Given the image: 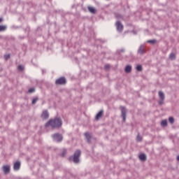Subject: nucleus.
<instances>
[{"label": "nucleus", "mask_w": 179, "mask_h": 179, "mask_svg": "<svg viewBox=\"0 0 179 179\" xmlns=\"http://www.w3.org/2000/svg\"><path fill=\"white\" fill-rule=\"evenodd\" d=\"M45 128L51 127V128H61L62 127V120L60 117H55L50 120L45 125Z\"/></svg>", "instance_id": "1"}, {"label": "nucleus", "mask_w": 179, "mask_h": 179, "mask_svg": "<svg viewBox=\"0 0 179 179\" xmlns=\"http://www.w3.org/2000/svg\"><path fill=\"white\" fill-rule=\"evenodd\" d=\"M81 152L77 150L73 155V157H70L69 160H73L74 163H79V157H80Z\"/></svg>", "instance_id": "2"}, {"label": "nucleus", "mask_w": 179, "mask_h": 179, "mask_svg": "<svg viewBox=\"0 0 179 179\" xmlns=\"http://www.w3.org/2000/svg\"><path fill=\"white\" fill-rule=\"evenodd\" d=\"M52 138H53V141H55V142H62V140L64 139L62 135L58 133L52 135Z\"/></svg>", "instance_id": "3"}, {"label": "nucleus", "mask_w": 179, "mask_h": 179, "mask_svg": "<svg viewBox=\"0 0 179 179\" xmlns=\"http://www.w3.org/2000/svg\"><path fill=\"white\" fill-rule=\"evenodd\" d=\"M117 31L121 33L124 30V25L121 23V21H117L115 23Z\"/></svg>", "instance_id": "4"}, {"label": "nucleus", "mask_w": 179, "mask_h": 179, "mask_svg": "<svg viewBox=\"0 0 179 179\" xmlns=\"http://www.w3.org/2000/svg\"><path fill=\"white\" fill-rule=\"evenodd\" d=\"M56 85H65L66 83V79L64 77H62L56 80Z\"/></svg>", "instance_id": "5"}, {"label": "nucleus", "mask_w": 179, "mask_h": 179, "mask_svg": "<svg viewBox=\"0 0 179 179\" xmlns=\"http://www.w3.org/2000/svg\"><path fill=\"white\" fill-rule=\"evenodd\" d=\"M121 113H122V117L123 118V121H126L127 120V108L124 106H121Z\"/></svg>", "instance_id": "6"}, {"label": "nucleus", "mask_w": 179, "mask_h": 179, "mask_svg": "<svg viewBox=\"0 0 179 179\" xmlns=\"http://www.w3.org/2000/svg\"><path fill=\"white\" fill-rule=\"evenodd\" d=\"M3 171L4 174H9L10 173V166L9 165L3 166Z\"/></svg>", "instance_id": "7"}, {"label": "nucleus", "mask_w": 179, "mask_h": 179, "mask_svg": "<svg viewBox=\"0 0 179 179\" xmlns=\"http://www.w3.org/2000/svg\"><path fill=\"white\" fill-rule=\"evenodd\" d=\"M138 53L140 55H143L145 54V45H141L138 50Z\"/></svg>", "instance_id": "8"}, {"label": "nucleus", "mask_w": 179, "mask_h": 179, "mask_svg": "<svg viewBox=\"0 0 179 179\" xmlns=\"http://www.w3.org/2000/svg\"><path fill=\"white\" fill-rule=\"evenodd\" d=\"M159 99H160V101L159 102V104H163V101L165 99V96H164V93L162 91H159Z\"/></svg>", "instance_id": "9"}, {"label": "nucleus", "mask_w": 179, "mask_h": 179, "mask_svg": "<svg viewBox=\"0 0 179 179\" xmlns=\"http://www.w3.org/2000/svg\"><path fill=\"white\" fill-rule=\"evenodd\" d=\"M50 117V114L48 113V110H43L42 115H41V117L43 120H48V117Z\"/></svg>", "instance_id": "10"}, {"label": "nucleus", "mask_w": 179, "mask_h": 179, "mask_svg": "<svg viewBox=\"0 0 179 179\" xmlns=\"http://www.w3.org/2000/svg\"><path fill=\"white\" fill-rule=\"evenodd\" d=\"M13 169L15 171L20 170V162L17 161L15 163H14Z\"/></svg>", "instance_id": "11"}, {"label": "nucleus", "mask_w": 179, "mask_h": 179, "mask_svg": "<svg viewBox=\"0 0 179 179\" xmlns=\"http://www.w3.org/2000/svg\"><path fill=\"white\" fill-rule=\"evenodd\" d=\"M103 114H104V111L100 110L96 115V120H100V118L103 117Z\"/></svg>", "instance_id": "12"}, {"label": "nucleus", "mask_w": 179, "mask_h": 179, "mask_svg": "<svg viewBox=\"0 0 179 179\" xmlns=\"http://www.w3.org/2000/svg\"><path fill=\"white\" fill-rule=\"evenodd\" d=\"M85 136L87 140L88 143H90V139H92V136L90 135V134L89 132H86L85 134Z\"/></svg>", "instance_id": "13"}, {"label": "nucleus", "mask_w": 179, "mask_h": 179, "mask_svg": "<svg viewBox=\"0 0 179 179\" xmlns=\"http://www.w3.org/2000/svg\"><path fill=\"white\" fill-rule=\"evenodd\" d=\"M124 71L126 72V73H129L131 72V71H132V66L128 65L126 66Z\"/></svg>", "instance_id": "14"}, {"label": "nucleus", "mask_w": 179, "mask_h": 179, "mask_svg": "<svg viewBox=\"0 0 179 179\" xmlns=\"http://www.w3.org/2000/svg\"><path fill=\"white\" fill-rule=\"evenodd\" d=\"M138 157L140 160H142L143 162H145V160H146V155L145 154H141Z\"/></svg>", "instance_id": "15"}, {"label": "nucleus", "mask_w": 179, "mask_h": 179, "mask_svg": "<svg viewBox=\"0 0 179 179\" xmlns=\"http://www.w3.org/2000/svg\"><path fill=\"white\" fill-rule=\"evenodd\" d=\"M88 10H90L91 13H96V8H94V7L89 6Z\"/></svg>", "instance_id": "16"}, {"label": "nucleus", "mask_w": 179, "mask_h": 179, "mask_svg": "<svg viewBox=\"0 0 179 179\" xmlns=\"http://www.w3.org/2000/svg\"><path fill=\"white\" fill-rule=\"evenodd\" d=\"M161 125L162 127H167V120H162L161 122Z\"/></svg>", "instance_id": "17"}, {"label": "nucleus", "mask_w": 179, "mask_h": 179, "mask_svg": "<svg viewBox=\"0 0 179 179\" xmlns=\"http://www.w3.org/2000/svg\"><path fill=\"white\" fill-rule=\"evenodd\" d=\"M8 29V27L6 25H1V31H5Z\"/></svg>", "instance_id": "18"}, {"label": "nucleus", "mask_w": 179, "mask_h": 179, "mask_svg": "<svg viewBox=\"0 0 179 179\" xmlns=\"http://www.w3.org/2000/svg\"><path fill=\"white\" fill-rule=\"evenodd\" d=\"M169 58L170 59H176V54L174 53H171L170 55H169Z\"/></svg>", "instance_id": "19"}, {"label": "nucleus", "mask_w": 179, "mask_h": 179, "mask_svg": "<svg viewBox=\"0 0 179 179\" xmlns=\"http://www.w3.org/2000/svg\"><path fill=\"white\" fill-rule=\"evenodd\" d=\"M136 71H138V72H141L142 71V66L141 65H138L136 66Z\"/></svg>", "instance_id": "20"}, {"label": "nucleus", "mask_w": 179, "mask_h": 179, "mask_svg": "<svg viewBox=\"0 0 179 179\" xmlns=\"http://www.w3.org/2000/svg\"><path fill=\"white\" fill-rule=\"evenodd\" d=\"M169 122H170L171 124H174V117H170L169 118Z\"/></svg>", "instance_id": "21"}, {"label": "nucleus", "mask_w": 179, "mask_h": 179, "mask_svg": "<svg viewBox=\"0 0 179 179\" xmlns=\"http://www.w3.org/2000/svg\"><path fill=\"white\" fill-rule=\"evenodd\" d=\"M136 140L138 141V142L142 141V136H141V135L138 134V136L136 137Z\"/></svg>", "instance_id": "22"}, {"label": "nucleus", "mask_w": 179, "mask_h": 179, "mask_svg": "<svg viewBox=\"0 0 179 179\" xmlns=\"http://www.w3.org/2000/svg\"><path fill=\"white\" fill-rule=\"evenodd\" d=\"M147 43H149L150 44H155V43H156V40H149L147 41Z\"/></svg>", "instance_id": "23"}, {"label": "nucleus", "mask_w": 179, "mask_h": 179, "mask_svg": "<svg viewBox=\"0 0 179 179\" xmlns=\"http://www.w3.org/2000/svg\"><path fill=\"white\" fill-rule=\"evenodd\" d=\"M4 58L6 59V61H8V59H9V58H10V55L8 54L4 55Z\"/></svg>", "instance_id": "24"}, {"label": "nucleus", "mask_w": 179, "mask_h": 179, "mask_svg": "<svg viewBox=\"0 0 179 179\" xmlns=\"http://www.w3.org/2000/svg\"><path fill=\"white\" fill-rule=\"evenodd\" d=\"M37 101H38V98H34L32 100V104H36V103H37Z\"/></svg>", "instance_id": "25"}, {"label": "nucleus", "mask_w": 179, "mask_h": 179, "mask_svg": "<svg viewBox=\"0 0 179 179\" xmlns=\"http://www.w3.org/2000/svg\"><path fill=\"white\" fill-rule=\"evenodd\" d=\"M36 92V90L34 88H31L28 90V93H34Z\"/></svg>", "instance_id": "26"}, {"label": "nucleus", "mask_w": 179, "mask_h": 179, "mask_svg": "<svg viewBox=\"0 0 179 179\" xmlns=\"http://www.w3.org/2000/svg\"><path fill=\"white\" fill-rule=\"evenodd\" d=\"M23 69H24V67L22 65H19L18 66V70L19 71H23Z\"/></svg>", "instance_id": "27"}, {"label": "nucleus", "mask_w": 179, "mask_h": 179, "mask_svg": "<svg viewBox=\"0 0 179 179\" xmlns=\"http://www.w3.org/2000/svg\"><path fill=\"white\" fill-rule=\"evenodd\" d=\"M115 17H117V19H122V15H121L120 14H116Z\"/></svg>", "instance_id": "28"}, {"label": "nucleus", "mask_w": 179, "mask_h": 179, "mask_svg": "<svg viewBox=\"0 0 179 179\" xmlns=\"http://www.w3.org/2000/svg\"><path fill=\"white\" fill-rule=\"evenodd\" d=\"M124 51H125L124 49H120V50H118L117 51V52L118 54H121V52H124Z\"/></svg>", "instance_id": "29"}, {"label": "nucleus", "mask_w": 179, "mask_h": 179, "mask_svg": "<svg viewBox=\"0 0 179 179\" xmlns=\"http://www.w3.org/2000/svg\"><path fill=\"white\" fill-rule=\"evenodd\" d=\"M65 155H66V150H63V151L62 152V157H64V156H65Z\"/></svg>", "instance_id": "30"}, {"label": "nucleus", "mask_w": 179, "mask_h": 179, "mask_svg": "<svg viewBox=\"0 0 179 179\" xmlns=\"http://www.w3.org/2000/svg\"><path fill=\"white\" fill-rule=\"evenodd\" d=\"M105 69L106 71H108V69H110V65L109 64L105 65Z\"/></svg>", "instance_id": "31"}, {"label": "nucleus", "mask_w": 179, "mask_h": 179, "mask_svg": "<svg viewBox=\"0 0 179 179\" xmlns=\"http://www.w3.org/2000/svg\"><path fill=\"white\" fill-rule=\"evenodd\" d=\"M176 159L179 162V155L177 157Z\"/></svg>", "instance_id": "32"}, {"label": "nucleus", "mask_w": 179, "mask_h": 179, "mask_svg": "<svg viewBox=\"0 0 179 179\" xmlns=\"http://www.w3.org/2000/svg\"><path fill=\"white\" fill-rule=\"evenodd\" d=\"M2 20H3L2 18H1V22H2Z\"/></svg>", "instance_id": "33"}, {"label": "nucleus", "mask_w": 179, "mask_h": 179, "mask_svg": "<svg viewBox=\"0 0 179 179\" xmlns=\"http://www.w3.org/2000/svg\"><path fill=\"white\" fill-rule=\"evenodd\" d=\"M0 31H1V26H0Z\"/></svg>", "instance_id": "34"}]
</instances>
